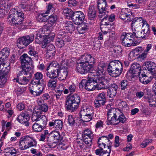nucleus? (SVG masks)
Listing matches in <instances>:
<instances>
[{"mask_svg": "<svg viewBox=\"0 0 156 156\" xmlns=\"http://www.w3.org/2000/svg\"><path fill=\"white\" fill-rule=\"evenodd\" d=\"M46 71H47L46 73L47 76L51 79H55L58 77L60 72V70L55 68H51V69H49L48 70H46Z\"/></svg>", "mask_w": 156, "mask_h": 156, "instance_id": "a211bd4d", "label": "nucleus"}, {"mask_svg": "<svg viewBox=\"0 0 156 156\" xmlns=\"http://www.w3.org/2000/svg\"><path fill=\"white\" fill-rule=\"evenodd\" d=\"M152 139L145 140L143 141L141 144V146L143 148L146 147L149 143L152 142Z\"/></svg>", "mask_w": 156, "mask_h": 156, "instance_id": "338daca9", "label": "nucleus"}, {"mask_svg": "<svg viewBox=\"0 0 156 156\" xmlns=\"http://www.w3.org/2000/svg\"><path fill=\"white\" fill-rule=\"evenodd\" d=\"M92 67L80 62L77 65L76 70L80 74H85L89 72Z\"/></svg>", "mask_w": 156, "mask_h": 156, "instance_id": "f8f14e48", "label": "nucleus"}, {"mask_svg": "<svg viewBox=\"0 0 156 156\" xmlns=\"http://www.w3.org/2000/svg\"><path fill=\"white\" fill-rule=\"evenodd\" d=\"M48 16L45 15L44 13L40 14L37 17V20L41 22L47 21Z\"/></svg>", "mask_w": 156, "mask_h": 156, "instance_id": "de8ad7c7", "label": "nucleus"}, {"mask_svg": "<svg viewBox=\"0 0 156 156\" xmlns=\"http://www.w3.org/2000/svg\"><path fill=\"white\" fill-rule=\"evenodd\" d=\"M131 15L132 12L130 11V9L126 8L124 10H122L119 15V17L121 19L124 20L129 16H131Z\"/></svg>", "mask_w": 156, "mask_h": 156, "instance_id": "bb28decb", "label": "nucleus"}, {"mask_svg": "<svg viewBox=\"0 0 156 156\" xmlns=\"http://www.w3.org/2000/svg\"><path fill=\"white\" fill-rule=\"evenodd\" d=\"M80 25L76 28L78 32L80 34H83L87 32L88 29L87 25L82 23Z\"/></svg>", "mask_w": 156, "mask_h": 156, "instance_id": "58836bf2", "label": "nucleus"}, {"mask_svg": "<svg viewBox=\"0 0 156 156\" xmlns=\"http://www.w3.org/2000/svg\"><path fill=\"white\" fill-rule=\"evenodd\" d=\"M63 12L64 14H66L67 17L72 19L75 12H73L69 8H65Z\"/></svg>", "mask_w": 156, "mask_h": 156, "instance_id": "a18cd8bd", "label": "nucleus"}, {"mask_svg": "<svg viewBox=\"0 0 156 156\" xmlns=\"http://www.w3.org/2000/svg\"><path fill=\"white\" fill-rule=\"evenodd\" d=\"M119 86L122 90H124L129 86L128 82L126 80H121L119 83Z\"/></svg>", "mask_w": 156, "mask_h": 156, "instance_id": "09e8293b", "label": "nucleus"}, {"mask_svg": "<svg viewBox=\"0 0 156 156\" xmlns=\"http://www.w3.org/2000/svg\"><path fill=\"white\" fill-rule=\"evenodd\" d=\"M135 37L133 33H124L123 35L121 38L122 40V44L127 47L131 46H132V42L134 41Z\"/></svg>", "mask_w": 156, "mask_h": 156, "instance_id": "6e6552de", "label": "nucleus"}, {"mask_svg": "<svg viewBox=\"0 0 156 156\" xmlns=\"http://www.w3.org/2000/svg\"><path fill=\"white\" fill-rule=\"evenodd\" d=\"M85 18L84 14L81 11L75 12L72 20L75 24L80 25L82 24Z\"/></svg>", "mask_w": 156, "mask_h": 156, "instance_id": "9d476101", "label": "nucleus"}, {"mask_svg": "<svg viewBox=\"0 0 156 156\" xmlns=\"http://www.w3.org/2000/svg\"><path fill=\"white\" fill-rule=\"evenodd\" d=\"M54 37L55 35H49L45 37L41 42L42 48H44L47 47L49 43L53 40Z\"/></svg>", "mask_w": 156, "mask_h": 156, "instance_id": "a878e982", "label": "nucleus"}, {"mask_svg": "<svg viewBox=\"0 0 156 156\" xmlns=\"http://www.w3.org/2000/svg\"><path fill=\"white\" fill-rule=\"evenodd\" d=\"M65 27H66L67 31L69 32L74 31L75 27L74 25L71 22H66L65 24Z\"/></svg>", "mask_w": 156, "mask_h": 156, "instance_id": "a19ab883", "label": "nucleus"}, {"mask_svg": "<svg viewBox=\"0 0 156 156\" xmlns=\"http://www.w3.org/2000/svg\"><path fill=\"white\" fill-rule=\"evenodd\" d=\"M77 3L76 0H69L68 2V6L71 7L76 6Z\"/></svg>", "mask_w": 156, "mask_h": 156, "instance_id": "774afa93", "label": "nucleus"}, {"mask_svg": "<svg viewBox=\"0 0 156 156\" xmlns=\"http://www.w3.org/2000/svg\"><path fill=\"white\" fill-rule=\"evenodd\" d=\"M138 76H139L140 82L142 83L146 84L149 82L150 81L148 80V77L145 74L143 73V72Z\"/></svg>", "mask_w": 156, "mask_h": 156, "instance_id": "f704fd0d", "label": "nucleus"}, {"mask_svg": "<svg viewBox=\"0 0 156 156\" xmlns=\"http://www.w3.org/2000/svg\"><path fill=\"white\" fill-rule=\"evenodd\" d=\"M134 35L135 37L137 38H141L145 40V38L144 37V34L143 31H138L136 32H133Z\"/></svg>", "mask_w": 156, "mask_h": 156, "instance_id": "3c124183", "label": "nucleus"}, {"mask_svg": "<svg viewBox=\"0 0 156 156\" xmlns=\"http://www.w3.org/2000/svg\"><path fill=\"white\" fill-rule=\"evenodd\" d=\"M107 5L106 0H98L97 2V7L99 15V18H102L103 20L106 19L108 18V20L110 22H112L115 18V15L112 14L110 16L107 14L108 13L106 10V7Z\"/></svg>", "mask_w": 156, "mask_h": 156, "instance_id": "f03ea898", "label": "nucleus"}, {"mask_svg": "<svg viewBox=\"0 0 156 156\" xmlns=\"http://www.w3.org/2000/svg\"><path fill=\"white\" fill-rule=\"evenodd\" d=\"M80 97L77 94L68 96L66 99L65 107L67 111L70 112L76 111L79 107Z\"/></svg>", "mask_w": 156, "mask_h": 156, "instance_id": "f257e3e1", "label": "nucleus"}, {"mask_svg": "<svg viewBox=\"0 0 156 156\" xmlns=\"http://www.w3.org/2000/svg\"><path fill=\"white\" fill-rule=\"evenodd\" d=\"M79 120L77 117L74 118L72 115H69L68 116V122L70 126H73L75 123H76L77 120Z\"/></svg>", "mask_w": 156, "mask_h": 156, "instance_id": "c03bdc74", "label": "nucleus"}, {"mask_svg": "<svg viewBox=\"0 0 156 156\" xmlns=\"http://www.w3.org/2000/svg\"><path fill=\"white\" fill-rule=\"evenodd\" d=\"M107 116L108 125H117L119 123L123 124L126 120V118L123 113L120 115L117 112L113 114L110 110L108 112Z\"/></svg>", "mask_w": 156, "mask_h": 156, "instance_id": "20e7f679", "label": "nucleus"}, {"mask_svg": "<svg viewBox=\"0 0 156 156\" xmlns=\"http://www.w3.org/2000/svg\"><path fill=\"white\" fill-rule=\"evenodd\" d=\"M58 132L57 131H53L51 132L47 136L48 144L51 147H52L53 145L52 142L53 141L54 139L56 137Z\"/></svg>", "mask_w": 156, "mask_h": 156, "instance_id": "393cba45", "label": "nucleus"}, {"mask_svg": "<svg viewBox=\"0 0 156 156\" xmlns=\"http://www.w3.org/2000/svg\"><path fill=\"white\" fill-rule=\"evenodd\" d=\"M26 136L28 148L32 147H36L37 144V141L34 137L29 135H26Z\"/></svg>", "mask_w": 156, "mask_h": 156, "instance_id": "b1692460", "label": "nucleus"}, {"mask_svg": "<svg viewBox=\"0 0 156 156\" xmlns=\"http://www.w3.org/2000/svg\"><path fill=\"white\" fill-rule=\"evenodd\" d=\"M93 115H80L81 121H83L84 122H89L92 119Z\"/></svg>", "mask_w": 156, "mask_h": 156, "instance_id": "8fccbe9b", "label": "nucleus"}, {"mask_svg": "<svg viewBox=\"0 0 156 156\" xmlns=\"http://www.w3.org/2000/svg\"><path fill=\"white\" fill-rule=\"evenodd\" d=\"M83 139V142L88 146H91L92 144V139L91 137H86L85 136L84 137H82Z\"/></svg>", "mask_w": 156, "mask_h": 156, "instance_id": "4d7b16f0", "label": "nucleus"}, {"mask_svg": "<svg viewBox=\"0 0 156 156\" xmlns=\"http://www.w3.org/2000/svg\"><path fill=\"white\" fill-rule=\"evenodd\" d=\"M32 128L33 130L37 132H41L44 129L41 125L39 124L38 122H36L33 125Z\"/></svg>", "mask_w": 156, "mask_h": 156, "instance_id": "37998d69", "label": "nucleus"}, {"mask_svg": "<svg viewBox=\"0 0 156 156\" xmlns=\"http://www.w3.org/2000/svg\"><path fill=\"white\" fill-rule=\"evenodd\" d=\"M47 85L49 87L54 90L56 87V81L54 79H51L49 80Z\"/></svg>", "mask_w": 156, "mask_h": 156, "instance_id": "49530a36", "label": "nucleus"}, {"mask_svg": "<svg viewBox=\"0 0 156 156\" xmlns=\"http://www.w3.org/2000/svg\"><path fill=\"white\" fill-rule=\"evenodd\" d=\"M34 34H30L19 38L17 41V46L20 48H25L34 40Z\"/></svg>", "mask_w": 156, "mask_h": 156, "instance_id": "0eeeda50", "label": "nucleus"}, {"mask_svg": "<svg viewBox=\"0 0 156 156\" xmlns=\"http://www.w3.org/2000/svg\"><path fill=\"white\" fill-rule=\"evenodd\" d=\"M122 64L119 60L112 61L110 62L107 69L108 73L113 77L119 76L123 71Z\"/></svg>", "mask_w": 156, "mask_h": 156, "instance_id": "7ed1b4c3", "label": "nucleus"}, {"mask_svg": "<svg viewBox=\"0 0 156 156\" xmlns=\"http://www.w3.org/2000/svg\"><path fill=\"white\" fill-rule=\"evenodd\" d=\"M93 112L91 108H84L81 109L80 112V115H93Z\"/></svg>", "mask_w": 156, "mask_h": 156, "instance_id": "c9c22d12", "label": "nucleus"}, {"mask_svg": "<svg viewBox=\"0 0 156 156\" xmlns=\"http://www.w3.org/2000/svg\"><path fill=\"white\" fill-rule=\"evenodd\" d=\"M55 50L52 51H47L46 52V57L48 59H52L53 57L55 55Z\"/></svg>", "mask_w": 156, "mask_h": 156, "instance_id": "5fc2aeb1", "label": "nucleus"}, {"mask_svg": "<svg viewBox=\"0 0 156 156\" xmlns=\"http://www.w3.org/2000/svg\"><path fill=\"white\" fill-rule=\"evenodd\" d=\"M88 17L90 20H94L96 19L97 13V8L93 5L89 7L88 9Z\"/></svg>", "mask_w": 156, "mask_h": 156, "instance_id": "6ab92c4d", "label": "nucleus"}, {"mask_svg": "<svg viewBox=\"0 0 156 156\" xmlns=\"http://www.w3.org/2000/svg\"><path fill=\"white\" fill-rule=\"evenodd\" d=\"M41 111L38 110L34 111L31 117V120L33 122L37 121L41 117Z\"/></svg>", "mask_w": 156, "mask_h": 156, "instance_id": "72a5a7b5", "label": "nucleus"}, {"mask_svg": "<svg viewBox=\"0 0 156 156\" xmlns=\"http://www.w3.org/2000/svg\"><path fill=\"white\" fill-rule=\"evenodd\" d=\"M101 75H97L96 74L93 75V76H96V77L93 78V79L94 83H97L96 85V88L98 90L101 89V88H100V86H102L101 85H103L104 82L105 81V77L104 76H102Z\"/></svg>", "mask_w": 156, "mask_h": 156, "instance_id": "dca6fc26", "label": "nucleus"}, {"mask_svg": "<svg viewBox=\"0 0 156 156\" xmlns=\"http://www.w3.org/2000/svg\"><path fill=\"white\" fill-rule=\"evenodd\" d=\"M19 146L21 150L28 148L26 136H22L19 142Z\"/></svg>", "mask_w": 156, "mask_h": 156, "instance_id": "2f4dec72", "label": "nucleus"}, {"mask_svg": "<svg viewBox=\"0 0 156 156\" xmlns=\"http://www.w3.org/2000/svg\"><path fill=\"white\" fill-rule=\"evenodd\" d=\"M60 74H59V79L60 80H64L67 77L68 75V71L66 69H62L60 71Z\"/></svg>", "mask_w": 156, "mask_h": 156, "instance_id": "79ce46f5", "label": "nucleus"}, {"mask_svg": "<svg viewBox=\"0 0 156 156\" xmlns=\"http://www.w3.org/2000/svg\"><path fill=\"white\" fill-rule=\"evenodd\" d=\"M81 63L92 67L93 65L95 62V60L90 54L85 53L81 56L80 58Z\"/></svg>", "mask_w": 156, "mask_h": 156, "instance_id": "1a4fd4ad", "label": "nucleus"}, {"mask_svg": "<svg viewBox=\"0 0 156 156\" xmlns=\"http://www.w3.org/2000/svg\"><path fill=\"white\" fill-rule=\"evenodd\" d=\"M62 139V137H61L58 132L57 134L56 137L55 138L52 143V144H53L56 143L58 142L59 141L61 140Z\"/></svg>", "mask_w": 156, "mask_h": 156, "instance_id": "0e129e2a", "label": "nucleus"}, {"mask_svg": "<svg viewBox=\"0 0 156 156\" xmlns=\"http://www.w3.org/2000/svg\"><path fill=\"white\" fill-rule=\"evenodd\" d=\"M47 19V23L46 24L48 28L52 27L55 23L57 17L56 15L53 14L49 16H48Z\"/></svg>", "mask_w": 156, "mask_h": 156, "instance_id": "5701e85b", "label": "nucleus"}, {"mask_svg": "<svg viewBox=\"0 0 156 156\" xmlns=\"http://www.w3.org/2000/svg\"><path fill=\"white\" fill-rule=\"evenodd\" d=\"M92 134L91 130L89 129H87L84 130L83 132L82 137L86 136V137H91V135Z\"/></svg>", "mask_w": 156, "mask_h": 156, "instance_id": "6e6d98bb", "label": "nucleus"}, {"mask_svg": "<svg viewBox=\"0 0 156 156\" xmlns=\"http://www.w3.org/2000/svg\"><path fill=\"white\" fill-rule=\"evenodd\" d=\"M4 153L7 156H14L16 153V150L13 147H8L4 149Z\"/></svg>", "mask_w": 156, "mask_h": 156, "instance_id": "7c9ffc66", "label": "nucleus"}, {"mask_svg": "<svg viewBox=\"0 0 156 156\" xmlns=\"http://www.w3.org/2000/svg\"><path fill=\"white\" fill-rule=\"evenodd\" d=\"M145 66L146 67L145 69H147L150 72H154L156 69V64L151 61L147 62L145 63Z\"/></svg>", "mask_w": 156, "mask_h": 156, "instance_id": "c756f323", "label": "nucleus"}, {"mask_svg": "<svg viewBox=\"0 0 156 156\" xmlns=\"http://www.w3.org/2000/svg\"><path fill=\"white\" fill-rule=\"evenodd\" d=\"M110 141V140L108 137L105 136H103L100 137L98 139V144L99 147L103 145L104 148H105L106 144Z\"/></svg>", "mask_w": 156, "mask_h": 156, "instance_id": "cd10ccee", "label": "nucleus"}, {"mask_svg": "<svg viewBox=\"0 0 156 156\" xmlns=\"http://www.w3.org/2000/svg\"><path fill=\"white\" fill-rule=\"evenodd\" d=\"M112 143L110 142L108 145H107L108 149L109 150V152H108L107 150H104V151L101 154L100 156H109L111 151V148L112 147Z\"/></svg>", "mask_w": 156, "mask_h": 156, "instance_id": "603ef678", "label": "nucleus"}, {"mask_svg": "<svg viewBox=\"0 0 156 156\" xmlns=\"http://www.w3.org/2000/svg\"><path fill=\"white\" fill-rule=\"evenodd\" d=\"M16 15V9H11L8 13L7 21L11 26H17L23 23V19H20Z\"/></svg>", "mask_w": 156, "mask_h": 156, "instance_id": "423d86ee", "label": "nucleus"}, {"mask_svg": "<svg viewBox=\"0 0 156 156\" xmlns=\"http://www.w3.org/2000/svg\"><path fill=\"white\" fill-rule=\"evenodd\" d=\"M17 119L20 123L22 124L26 122H28L27 121V119H26V118L25 119H24L23 117L21 115V113L18 116Z\"/></svg>", "mask_w": 156, "mask_h": 156, "instance_id": "69168bd1", "label": "nucleus"}, {"mask_svg": "<svg viewBox=\"0 0 156 156\" xmlns=\"http://www.w3.org/2000/svg\"><path fill=\"white\" fill-rule=\"evenodd\" d=\"M47 121L48 119L46 116L45 115H42L41 117L36 122H38L39 123V124L41 125L43 127L45 128L47 124Z\"/></svg>", "mask_w": 156, "mask_h": 156, "instance_id": "4c0bfd02", "label": "nucleus"}, {"mask_svg": "<svg viewBox=\"0 0 156 156\" xmlns=\"http://www.w3.org/2000/svg\"><path fill=\"white\" fill-rule=\"evenodd\" d=\"M7 76H4L3 75L0 76V87H2L6 81Z\"/></svg>", "mask_w": 156, "mask_h": 156, "instance_id": "bf43d9fd", "label": "nucleus"}, {"mask_svg": "<svg viewBox=\"0 0 156 156\" xmlns=\"http://www.w3.org/2000/svg\"><path fill=\"white\" fill-rule=\"evenodd\" d=\"M56 45L59 48L62 47L65 44L64 40H61L60 39H57L55 42Z\"/></svg>", "mask_w": 156, "mask_h": 156, "instance_id": "13d9d810", "label": "nucleus"}, {"mask_svg": "<svg viewBox=\"0 0 156 156\" xmlns=\"http://www.w3.org/2000/svg\"><path fill=\"white\" fill-rule=\"evenodd\" d=\"M10 49L9 48H5L0 51V59L3 60L7 58L9 55Z\"/></svg>", "mask_w": 156, "mask_h": 156, "instance_id": "c85d7f7f", "label": "nucleus"}, {"mask_svg": "<svg viewBox=\"0 0 156 156\" xmlns=\"http://www.w3.org/2000/svg\"><path fill=\"white\" fill-rule=\"evenodd\" d=\"M111 85V84L110 83L109 81L105 80V81L104 82L103 85H101L102 86H100V88H101V89H108L110 87Z\"/></svg>", "mask_w": 156, "mask_h": 156, "instance_id": "e2e57ef3", "label": "nucleus"}, {"mask_svg": "<svg viewBox=\"0 0 156 156\" xmlns=\"http://www.w3.org/2000/svg\"><path fill=\"white\" fill-rule=\"evenodd\" d=\"M106 102V99L105 93L102 92L97 96V98L94 101L95 107L99 108L101 105H104Z\"/></svg>", "mask_w": 156, "mask_h": 156, "instance_id": "9b49d317", "label": "nucleus"}, {"mask_svg": "<svg viewBox=\"0 0 156 156\" xmlns=\"http://www.w3.org/2000/svg\"><path fill=\"white\" fill-rule=\"evenodd\" d=\"M106 66L105 63L101 62L98 65L97 69V71L96 73L97 75H103L104 71V68Z\"/></svg>", "mask_w": 156, "mask_h": 156, "instance_id": "e433bc0d", "label": "nucleus"}, {"mask_svg": "<svg viewBox=\"0 0 156 156\" xmlns=\"http://www.w3.org/2000/svg\"><path fill=\"white\" fill-rule=\"evenodd\" d=\"M33 88L29 87V90L30 93L34 96H37L41 94L44 90V87L42 86H40L35 84L32 87Z\"/></svg>", "mask_w": 156, "mask_h": 156, "instance_id": "4468645a", "label": "nucleus"}, {"mask_svg": "<svg viewBox=\"0 0 156 156\" xmlns=\"http://www.w3.org/2000/svg\"><path fill=\"white\" fill-rule=\"evenodd\" d=\"M118 87V86L115 83H111L107 91V95L109 98H113L115 96Z\"/></svg>", "mask_w": 156, "mask_h": 156, "instance_id": "aec40b11", "label": "nucleus"}, {"mask_svg": "<svg viewBox=\"0 0 156 156\" xmlns=\"http://www.w3.org/2000/svg\"><path fill=\"white\" fill-rule=\"evenodd\" d=\"M141 70V67L138 63H133L131 66L129 72L133 74V76H137L143 72Z\"/></svg>", "mask_w": 156, "mask_h": 156, "instance_id": "ddd939ff", "label": "nucleus"}, {"mask_svg": "<svg viewBox=\"0 0 156 156\" xmlns=\"http://www.w3.org/2000/svg\"><path fill=\"white\" fill-rule=\"evenodd\" d=\"M10 67L9 66H7L5 63L0 60V76L3 75L4 76H7L9 73Z\"/></svg>", "mask_w": 156, "mask_h": 156, "instance_id": "f3484780", "label": "nucleus"}, {"mask_svg": "<svg viewBox=\"0 0 156 156\" xmlns=\"http://www.w3.org/2000/svg\"><path fill=\"white\" fill-rule=\"evenodd\" d=\"M144 98L145 99V101L149 103L150 107H156V101L155 98H153L152 96H144Z\"/></svg>", "mask_w": 156, "mask_h": 156, "instance_id": "473e14b6", "label": "nucleus"}, {"mask_svg": "<svg viewBox=\"0 0 156 156\" xmlns=\"http://www.w3.org/2000/svg\"><path fill=\"white\" fill-rule=\"evenodd\" d=\"M85 85V89L88 91L93 90L96 88V85L94 81L93 77L89 78L87 80Z\"/></svg>", "mask_w": 156, "mask_h": 156, "instance_id": "412c9836", "label": "nucleus"}, {"mask_svg": "<svg viewBox=\"0 0 156 156\" xmlns=\"http://www.w3.org/2000/svg\"><path fill=\"white\" fill-rule=\"evenodd\" d=\"M43 77L42 74L40 72H37L34 74V76L31 82L34 84L35 83V82L38 81L42 79Z\"/></svg>", "mask_w": 156, "mask_h": 156, "instance_id": "ea45409f", "label": "nucleus"}, {"mask_svg": "<svg viewBox=\"0 0 156 156\" xmlns=\"http://www.w3.org/2000/svg\"><path fill=\"white\" fill-rule=\"evenodd\" d=\"M20 59L22 68L21 73L22 74L30 75V71L33 68L31 64L32 58L27 54H24L20 57Z\"/></svg>", "mask_w": 156, "mask_h": 156, "instance_id": "39448f33", "label": "nucleus"}, {"mask_svg": "<svg viewBox=\"0 0 156 156\" xmlns=\"http://www.w3.org/2000/svg\"><path fill=\"white\" fill-rule=\"evenodd\" d=\"M21 71H20V73L18 75L17 77L16 78H15L14 79V80H16V82L20 84H27L29 81V79L27 78H28L29 76H31V74L30 73V75H29V74L26 75H29V76H22L23 74H21Z\"/></svg>", "mask_w": 156, "mask_h": 156, "instance_id": "2eb2a0df", "label": "nucleus"}, {"mask_svg": "<svg viewBox=\"0 0 156 156\" xmlns=\"http://www.w3.org/2000/svg\"><path fill=\"white\" fill-rule=\"evenodd\" d=\"M48 125L50 126H53L54 128L58 130H61L63 126V122L60 119L55 120L54 122H50Z\"/></svg>", "mask_w": 156, "mask_h": 156, "instance_id": "4be33fe9", "label": "nucleus"}, {"mask_svg": "<svg viewBox=\"0 0 156 156\" xmlns=\"http://www.w3.org/2000/svg\"><path fill=\"white\" fill-rule=\"evenodd\" d=\"M143 22V18L140 17H137L135 18L132 21L131 23V26H132V25L133 24H134L135 23H141Z\"/></svg>", "mask_w": 156, "mask_h": 156, "instance_id": "680f3d73", "label": "nucleus"}, {"mask_svg": "<svg viewBox=\"0 0 156 156\" xmlns=\"http://www.w3.org/2000/svg\"><path fill=\"white\" fill-rule=\"evenodd\" d=\"M51 68L53 69L55 68L56 69H57L58 70H60L59 68V65L55 62L51 63L47 67L46 70H48L49 69H51Z\"/></svg>", "mask_w": 156, "mask_h": 156, "instance_id": "864d4df0", "label": "nucleus"}, {"mask_svg": "<svg viewBox=\"0 0 156 156\" xmlns=\"http://www.w3.org/2000/svg\"><path fill=\"white\" fill-rule=\"evenodd\" d=\"M37 109L41 111V112H47L48 110V106L47 104L45 103L39 106Z\"/></svg>", "mask_w": 156, "mask_h": 156, "instance_id": "052dcab7", "label": "nucleus"}]
</instances>
